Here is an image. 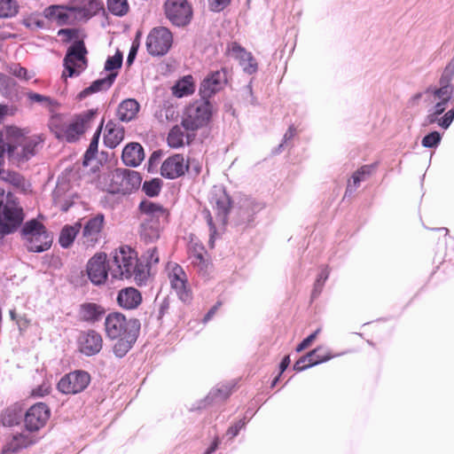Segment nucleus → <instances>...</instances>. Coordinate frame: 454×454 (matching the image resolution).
<instances>
[{
  "instance_id": "1",
  "label": "nucleus",
  "mask_w": 454,
  "mask_h": 454,
  "mask_svg": "<svg viewBox=\"0 0 454 454\" xmlns=\"http://www.w3.org/2000/svg\"><path fill=\"white\" fill-rule=\"evenodd\" d=\"M147 265L137 258V252L128 246H121L112 254L106 265V254L98 253L87 263V274L95 285L104 284L108 271L115 279L134 278L137 284L142 285L147 279Z\"/></svg>"
},
{
  "instance_id": "2",
  "label": "nucleus",
  "mask_w": 454,
  "mask_h": 454,
  "mask_svg": "<svg viewBox=\"0 0 454 454\" xmlns=\"http://www.w3.org/2000/svg\"><path fill=\"white\" fill-rule=\"evenodd\" d=\"M97 114L98 109H89L76 115L69 123L64 121L59 116H55L50 122V128L58 139L72 143L85 132Z\"/></svg>"
},
{
  "instance_id": "3",
  "label": "nucleus",
  "mask_w": 454,
  "mask_h": 454,
  "mask_svg": "<svg viewBox=\"0 0 454 454\" xmlns=\"http://www.w3.org/2000/svg\"><path fill=\"white\" fill-rule=\"evenodd\" d=\"M3 143L10 160L24 162L36 154L41 140L38 137H24L20 130L10 128L7 141Z\"/></svg>"
},
{
  "instance_id": "4",
  "label": "nucleus",
  "mask_w": 454,
  "mask_h": 454,
  "mask_svg": "<svg viewBox=\"0 0 454 454\" xmlns=\"http://www.w3.org/2000/svg\"><path fill=\"white\" fill-rule=\"evenodd\" d=\"M24 219L22 208L17 198L0 188V239L16 231Z\"/></svg>"
},
{
  "instance_id": "5",
  "label": "nucleus",
  "mask_w": 454,
  "mask_h": 454,
  "mask_svg": "<svg viewBox=\"0 0 454 454\" xmlns=\"http://www.w3.org/2000/svg\"><path fill=\"white\" fill-rule=\"evenodd\" d=\"M21 236L26 248L32 253H43L50 249L52 244L51 233L35 218L24 223Z\"/></svg>"
},
{
  "instance_id": "6",
  "label": "nucleus",
  "mask_w": 454,
  "mask_h": 454,
  "mask_svg": "<svg viewBox=\"0 0 454 454\" xmlns=\"http://www.w3.org/2000/svg\"><path fill=\"white\" fill-rule=\"evenodd\" d=\"M212 114L211 102L201 98L200 100L193 102L186 108L182 126L187 131H195L210 121Z\"/></svg>"
},
{
  "instance_id": "7",
  "label": "nucleus",
  "mask_w": 454,
  "mask_h": 454,
  "mask_svg": "<svg viewBox=\"0 0 454 454\" xmlns=\"http://www.w3.org/2000/svg\"><path fill=\"white\" fill-rule=\"evenodd\" d=\"M140 327L141 324L138 319H127L121 312L109 313L105 319L106 335L112 340L129 335L132 329L135 332L134 334H139Z\"/></svg>"
},
{
  "instance_id": "8",
  "label": "nucleus",
  "mask_w": 454,
  "mask_h": 454,
  "mask_svg": "<svg viewBox=\"0 0 454 454\" xmlns=\"http://www.w3.org/2000/svg\"><path fill=\"white\" fill-rule=\"evenodd\" d=\"M141 182L142 176L137 171L118 168L113 173L109 192L113 194H129L139 188Z\"/></svg>"
},
{
  "instance_id": "9",
  "label": "nucleus",
  "mask_w": 454,
  "mask_h": 454,
  "mask_svg": "<svg viewBox=\"0 0 454 454\" xmlns=\"http://www.w3.org/2000/svg\"><path fill=\"white\" fill-rule=\"evenodd\" d=\"M87 50L82 41H75L67 49L64 58V67L68 77L79 75L87 67Z\"/></svg>"
},
{
  "instance_id": "10",
  "label": "nucleus",
  "mask_w": 454,
  "mask_h": 454,
  "mask_svg": "<svg viewBox=\"0 0 454 454\" xmlns=\"http://www.w3.org/2000/svg\"><path fill=\"white\" fill-rule=\"evenodd\" d=\"M105 215L101 213L88 218L82 223L81 243L85 249H92L102 239Z\"/></svg>"
},
{
  "instance_id": "11",
  "label": "nucleus",
  "mask_w": 454,
  "mask_h": 454,
  "mask_svg": "<svg viewBox=\"0 0 454 454\" xmlns=\"http://www.w3.org/2000/svg\"><path fill=\"white\" fill-rule=\"evenodd\" d=\"M173 36L171 32L164 27H154L146 38V50L152 56H164L172 46Z\"/></svg>"
},
{
  "instance_id": "12",
  "label": "nucleus",
  "mask_w": 454,
  "mask_h": 454,
  "mask_svg": "<svg viewBox=\"0 0 454 454\" xmlns=\"http://www.w3.org/2000/svg\"><path fill=\"white\" fill-rule=\"evenodd\" d=\"M90 375L83 370H75L65 374L58 382L57 388L65 395H75L87 388L90 382Z\"/></svg>"
},
{
  "instance_id": "13",
  "label": "nucleus",
  "mask_w": 454,
  "mask_h": 454,
  "mask_svg": "<svg viewBox=\"0 0 454 454\" xmlns=\"http://www.w3.org/2000/svg\"><path fill=\"white\" fill-rule=\"evenodd\" d=\"M164 11L167 19L176 27L188 25L192 17V8L187 0H166Z\"/></svg>"
},
{
  "instance_id": "14",
  "label": "nucleus",
  "mask_w": 454,
  "mask_h": 454,
  "mask_svg": "<svg viewBox=\"0 0 454 454\" xmlns=\"http://www.w3.org/2000/svg\"><path fill=\"white\" fill-rule=\"evenodd\" d=\"M78 13L81 17L90 18L92 12L84 7L51 5L43 11L46 19L56 21L59 26L67 25L73 17Z\"/></svg>"
},
{
  "instance_id": "15",
  "label": "nucleus",
  "mask_w": 454,
  "mask_h": 454,
  "mask_svg": "<svg viewBox=\"0 0 454 454\" xmlns=\"http://www.w3.org/2000/svg\"><path fill=\"white\" fill-rule=\"evenodd\" d=\"M227 82L225 68L210 72L201 82L200 94L202 98L209 100L215 93L223 89Z\"/></svg>"
},
{
  "instance_id": "16",
  "label": "nucleus",
  "mask_w": 454,
  "mask_h": 454,
  "mask_svg": "<svg viewBox=\"0 0 454 454\" xmlns=\"http://www.w3.org/2000/svg\"><path fill=\"white\" fill-rule=\"evenodd\" d=\"M51 411L44 403L32 405L25 413L24 422L26 429L29 432L38 431L50 418Z\"/></svg>"
},
{
  "instance_id": "17",
  "label": "nucleus",
  "mask_w": 454,
  "mask_h": 454,
  "mask_svg": "<svg viewBox=\"0 0 454 454\" xmlns=\"http://www.w3.org/2000/svg\"><path fill=\"white\" fill-rule=\"evenodd\" d=\"M452 77V74L443 71L439 81L440 87H429L425 90L424 95L427 97V100L431 103L436 100L449 103L454 97V86L450 83Z\"/></svg>"
},
{
  "instance_id": "18",
  "label": "nucleus",
  "mask_w": 454,
  "mask_h": 454,
  "mask_svg": "<svg viewBox=\"0 0 454 454\" xmlns=\"http://www.w3.org/2000/svg\"><path fill=\"white\" fill-rule=\"evenodd\" d=\"M262 202L256 201L250 197L242 198L239 202V208L236 211L237 225H247L254 220L255 214L263 208Z\"/></svg>"
},
{
  "instance_id": "19",
  "label": "nucleus",
  "mask_w": 454,
  "mask_h": 454,
  "mask_svg": "<svg viewBox=\"0 0 454 454\" xmlns=\"http://www.w3.org/2000/svg\"><path fill=\"white\" fill-rule=\"evenodd\" d=\"M142 215V223H153L163 224L168 219L167 210L160 204L149 200H143L139 204Z\"/></svg>"
},
{
  "instance_id": "20",
  "label": "nucleus",
  "mask_w": 454,
  "mask_h": 454,
  "mask_svg": "<svg viewBox=\"0 0 454 454\" xmlns=\"http://www.w3.org/2000/svg\"><path fill=\"white\" fill-rule=\"evenodd\" d=\"M209 200L215 211L218 221L225 224L231 207V200L225 190L222 187H215L211 192Z\"/></svg>"
},
{
  "instance_id": "21",
  "label": "nucleus",
  "mask_w": 454,
  "mask_h": 454,
  "mask_svg": "<svg viewBox=\"0 0 454 454\" xmlns=\"http://www.w3.org/2000/svg\"><path fill=\"white\" fill-rule=\"evenodd\" d=\"M230 54L239 61L243 71L253 74L258 70V63L251 52L247 51L239 43L233 42L229 45Z\"/></svg>"
},
{
  "instance_id": "22",
  "label": "nucleus",
  "mask_w": 454,
  "mask_h": 454,
  "mask_svg": "<svg viewBox=\"0 0 454 454\" xmlns=\"http://www.w3.org/2000/svg\"><path fill=\"white\" fill-rule=\"evenodd\" d=\"M187 171L184 158L182 154H174L167 158L160 168V174L168 179H176Z\"/></svg>"
},
{
  "instance_id": "23",
  "label": "nucleus",
  "mask_w": 454,
  "mask_h": 454,
  "mask_svg": "<svg viewBox=\"0 0 454 454\" xmlns=\"http://www.w3.org/2000/svg\"><path fill=\"white\" fill-rule=\"evenodd\" d=\"M102 344V336L94 330L82 333L80 337V350L88 356L99 353Z\"/></svg>"
},
{
  "instance_id": "24",
  "label": "nucleus",
  "mask_w": 454,
  "mask_h": 454,
  "mask_svg": "<svg viewBox=\"0 0 454 454\" xmlns=\"http://www.w3.org/2000/svg\"><path fill=\"white\" fill-rule=\"evenodd\" d=\"M117 303L124 309H137L142 302V294L135 287H125L118 292Z\"/></svg>"
},
{
  "instance_id": "25",
  "label": "nucleus",
  "mask_w": 454,
  "mask_h": 454,
  "mask_svg": "<svg viewBox=\"0 0 454 454\" xmlns=\"http://www.w3.org/2000/svg\"><path fill=\"white\" fill-rule=\"evenodd\" d=\"M144 159V148L139 143H129L122 150L121 160L126 166L137 167Z\"/></svg>"
},
{
  "instance_id": "26",
  "label": "nucleus",
  "mask_w": 454,
  "mask_h": 454,
  "mask_svg": "<svg viewBox=\"0 0 454 454\" xmlns=\"http://www.w3.org/2000/svg\"><path fill=\"white\" fill-rule=\"evenodd\" d=\"M124 127L109 121L106 125V132L104 135V144L109 148H115L124 139Z\"/></svg>"
},
{
  "instance_id": "27",
  "label": "nucleus",
  "mask_w": 454,
  "mask_h": 454,
  "mask_svg": "<svg viewBox=\"0 0 454 454\" xmlns=\"http://www.w3.org/2000/svg\"><path fill=\"white\" fill-rule=\"evenodd\" d=\"M117 73L107 74L105 77L95 80L90 86L83 89L79 94L80 100L84 99L88 96L103 90H107L114 82Z\"/></svg>"
},
{
  "instance_id": "28",
  "label": "nucleus",
  "mask_w": 454,
  "mask_h": 454,
  "mask_svg": "<svg viewBox=\"0 0 454 454\" xmlns=\"http://www.w3.org/2000/svg\"><path fill=\"white\" fill-rule=\"evenodd\" d=\"M106 313L104 307L94 302H85L80 305L79 317L87 323L94 324L102 319Z\"/></svg>"
},
{
  "instance_id": "29",
  "label": "nucleus",
  "mask_w": 454,
  "mask_h": 454,
  "mask_svg": "<svg viewBox=\"0 0 454 454\" xmlns=\"http://www.w3.org/2000/svg\"><path fill=\"white\" fill-rule=\"evenodd\" d=\"M375 168L376 164L364 165L354 172L351 180L348 183L345 196H350L353 194L360 185L361 182L366 180V178L372 174Z\"/></svg>"
},
{
  "instance_id": "30",
  "label": "nucleus",
  "mask_w": 454,
  "mask_h": 454,
  "mask_svg": "<svg viewBox=\"0 0 454 454\" xmlns=\"http://www.w3.org/2000/svg\"><path fill=\"white\" fill-rule=\"evenodd\" d=\"M0 94L12 102L20 100L17 82L3 73H0Z\"/></svg>"
},
{
  "instance_id": "31",
  "label": "nucleus",
  "mask_w": 454,
  "mask_h": 454,
  "mask_svg": "<svg viewBox=\"0 0 454 454\" xmlns=\"http://www.w3.org/2000/svg\"><path fill=\"white\" fill-rule=\"evenodd\" d=\"M140 106L136 99L128 98L123 100L118 106L117 116L121 121L129 122L137 114Z\"/></svg>"
},
{
  "instance_id": "32",
  "label": "nucleus",
  "mask_w": 454,
  "mask_h": 454,
  "mask_svg": "<svg viewBox=\"0 0 454 454\" xmlns=\"http://www.w3.org/2000/svg\"><path fill=\"white\" fill-rule=\"evenodd\" d=\"M134 333L135 332L132 329L129 333V335H124V337L117 338V341L113 348V351L117 357H123L133 347L139 335L134 334Z\"/></svg>"
},
{
  "instance_id": "33",
  "label": "nucleus",
  "mask_w": 454,
  "mask_h": 454,
  "mask_svg": "<svg viewBox=\"0 0 454 454\" xmlns=\"http://www.w3.org/2000/svg\"><path fill=\"white\" fill-rule=\"evenodd\" d=\"M232 387L228 385H221L213 388L203 401L204 404L200 407H206L211 403L225 401L231 394Z\"/></svg>"
},
{
  "instance_id": "34",
  "label": "nucleus",
  "mask_w": 454,
  "mask_h": 454,
  "mask_svg": "<svg viewBox=\"0 0 454 454\" xmlns=\"http://www.w3.org/2000/svg\"><path fill=\"white\" fill-rule=\"evenodd\" d=\"M82 229V223L78 222L74 225H65L59 234V242L63 248H68L74 241L77 234Z\"/></svg>"
},
{
  "instance_id": "35",
  "label": "nucleus",
  "mask_w": 454,
  "mask_h": 454,
  "mask_svg": "<svg viewBox=\"0 0 454 454\" xmlns=\"http://www.w3.org/2000/svg\"><path fill=\"white\" fill-rule=\"evenodd\" d=\"M195 85L192 75L179 79L172 87L173 95L177 98L189 96L194 92Z\"/></svg>"
},
{
  "instance_id": "36",
  "label": "nucleus",
  "mask_w": 454,
  "mask_h": 454,
  "mask_svg": "<svg viewBox=\"0 0 454 454\" xmlns=\"http://www.w3.org/2000/svg\"><path fill=\"white\" fill-rule=\"evenodd\" d=\"M22 418V411L18 404L6 408L1 415V422L4 427L18 425Z\"/></svg>"
},
{
  "instance_id": "37",
  "label": "nucleus",
  "mask_w": 454,
  "mask_h": 454,
  "mask_svg": "<svg viewBox=\"0 0 454 454\" xmlns=\"http://www.w3.org/2000/svg\"><path fill=\"white\" fill-rule=\"evenodd\" d=\"M162 224H158L153 223H141V237L146 242H153L160 237V231Z\"/></svg>"
},
{
  "instance_id": "38",
  "label": "nucleus",
  "mask_w": 454,
  "mask_h": 454,
  "mask_svg": "<svg viewBox=\"0 0 454 454\" xmlns=\"http://www.w3.org/2000/svg\"><path fill=\"white\" fill-rule=\"evenodd\" d=\"M204 248L202 247H200L199 248H194L193 251L190 254V259L192 262V264L197 268V270L205 274L207 272L208 268V262L204 257Z\"/></svg>"
},
{
  "instance_id": "39",
  "label": "nucleus",
  "mask_w": 454,
  "mask_h": 454,
  "mask_svg": "<svg viewBox=\"0 0 454 454\" xmlns=\"http://www.w3.org/2000/svg\"><path fill=\"white\" fill-rule=\"evenodd\" d=\"M323 349L322 346H319L309 352H308L306 355L300 357L296 363L294 365V370L296 372H302L308 368L312 367L313 365H309L311 362H313V357L316 356L320 350Z\"/></svg>"
},
{
  "instance_id": "40",
  "label": "nucleus",
  "mask_w": 454,
  "mask_h": 454,
  "mask_svg": "<svg viewBox=\"0 0 454 454\" xmlns=\"http://www.w3.org/2000/svg\"><path fill=\"white\" fill-rule=\"evenodd\" d=\"M329 274H330V271H329L328 266H325L321 270L319 274L317 275V279L314 284L313 290L311 292V299L312 300L317 299L322 293L325 283L329 278Z\"/></svg>"
},
{
  "instance_id": "41",
  "label": "nucleus",
  "mask_w": 454,
  "mask_h": 454,
  "mask_svg": "<svg viewBox=\"0 0 454 454\" xmlns=\"http://www.w3.org/2000/svg\"><path fill=\"white\" fill-rule=\"evenodd\" d=\"M108 11L118 17H122L129 12L128 0H107Z\"/></svg>"
},
{
  "instance_id": "42",
  "label": "nucleus",
  "mask_w": 454,
  "mask_h": 454,
  "mask_svg": "<svg viewBox=\"0 0 454 454\" xmlns=\"http://www.w3.org/2000/svg\"><path fill=\"white\" fill-rule=\"evenodd\" d=\"M184 133L181 127L174 126L168 136V144L170 147L178 148L184 145Z\"/></svg>"
},
{
  "instance_id": "43",
  "label": "nucleus",
  "mask_w": 454,
  "mask_h": 454,
  "mask_svg": "<svg viewBox=\"0 0 454 454\" xmlns=\"http://www.w3.org/2000/svg\"><path fill=\"white\" fill-rule=\"evenodd\" d=\"M122 60L123 55L119 50H117L114 56L106 59L104 67L105 71L108 72V74H118V70L121 67Z\"/></svg>"
},
{
  "instance_id": "44",
  "label": "nucleus",
  "mask_w": 454,
  "mask_h": 454,
  "mask_svg": "<svg viewBox=\"0 0 454 454\" xmlns=\"http://www.w3.org/2000/svg\"><path fill=\"white\" fill-rule=\"evenodd\" d=\"M170 284L182 301L189 302L192 300L191 292L187 287V279L176 280L175 282H171Z\"/></svg>"
},
{
  "instance_id": "45",
  "label": "nucleus",
  "mask_w": 454,
  "mask_h": 454,
  "mask_svg": "<svg viewBox=\"0 0 454 454\" xmlns=\"http://www.w3.org/2000/svg\"><path fill=\"white\" fill-rule=\"evenodd\" d=\"M19 5L15 0H0V18H11L18 13Z\"/></svg>"
},
{
  "instance_id": "46",
  "label": "nucleus",
  "mask_w": 454,
  "mask_h": 454,
  "mask_svg": "<svg viewBox=\"0 0 454 454\" xmlns=\"http://www.w3.org/2000/svg\"><path fill=\"white\" fill-rule=\"evenodd\" d=\"M161 186L162 181L160 178H153L144 182L142 190L148 197L153 198L159 195Z\"/></svg>"
},
{
  "instance_id": "47",
  "label": "nucleus",
  "mask_w": 454,
  "mask_h": 454,
  "mask_svg": "<svg viewBox=\"0 0 454 454\" xmlns=\"http://www.w3.org/2000/svg\"><path fill=\"white\" fill-rule=\"evenodd\" d=\"M26 96L31 103H37L46 107H53L57 105V102L51 98L32 90L26 92Z\"/></svg>"
},
{
  "instance_id": "48",
  "label": "nucleus",
  "mask_w": 454,
  "mask_h": 454,
  "mask_svg": "<svg viewBox=\"0 0 454 454\" xmlns=\"http://www.w3.org/2000/svg\"><path fill=\"white\" fill-rule=\"evenodd\" d=\"M442 135L437 131L434 130L427 134L421 140V145L425 148H436L442 141Z\"/></svg>"
},
{
  "instance_id": "49",
  "label": "nucleus",
  "mask_w": 454,
  "mask_h": 454,
  "mask_svg": "<svg viewBox=\"0 0 454 454\" xmlns=\"http://www.w3.org/2000/svg\"><path fill=\"white\" fill-rule=\"evenodd\" d=\"M343 354H345V352L336 354V355H332L329 350L325 349L323 347V349L320 350L316 356H314L313 362H311L309 364V365H317L319 364L325 363V362L331 360L332 358L341 356Z\"/></svg>"
},
{
  "instance_id": "50",
  "label": "nucleus",
  "mask_w": 454,
  "mask_h": 454,
  "mask_svg": "<svg viewBox=\"0 0 454 454\" xmlns=\"http://www.w3.org/2000/svg\"><path fill=\"white\" fill-rule=\"evenodd\" d=\"M32 442L28 440L26 436H24L23 434H19L13 436V439L10 443V449L12 450V452H18L19 450L26 448Z\"/></svg>"
},
{
  "instance_id": "51",
  "label": "nucleus",
  "mask_w": 454,
  "mask_h": 454,
  "mask_svg": "<svg viewBox=\"0 0 454 454\" xmlns=\"http://www.w3.org/2000/svg\"><path fill=\"white\" fill-rule=\"evenodd\" d=\"M9 72L11 74L20 80L28 81L32 78V75L28 74L27 69L21 67L20 64L11 65L9 67Z\"/></svg>"
},
{
  "instance_id": "52",
  "label": "nucleus",
  "mask_w": 454,
  "mask_h": 454,
  "mask_svg": "<svg viewBox=\"0 0 454 454\" xmlns=\"http://www.w3.org/2000/svg\"><path fill=\"white\" fill-rule=\"evenodd\" d=\"M320 331H321V329L317 328L314 333H312L308 337L303 339L302 341L297 345V347L295 348L296 352H301L304 349H306L307 348H309L312 344V342L316 340V338L318 335V333H320Z\"/></svg>"
},
{
  "instance_id": "53",
  "label": "nucleus",
  "mask_w": 454,
  "mask_h": 454,
  "mask_svg": "<svg viewBox=\"0 0 454 454\" xmlns=\"http://www.w3.org/2000/svg\"><path fill=\"white\" fill-rule=\"evenodd\" d=\"M98 142L99 141L98 140L97 137L91 138L89 147L86 150L85 154H84V164H86V161L90 160L93 158H95V156L98 153Z\"/></svg>"
},
{
  "instance_id": "54",
  "label": "nucleus",
  "mask_w": 454,
  "mask_h": 454,
  "mask_svg": "<svg viewBox=\"0 0 454 454\" xmlns=\"http://www.w3.org/2000/svg\"><path fill=\"white\" fill-rule=\"evenodd\" d=\"M169 279L171 283L176 280H186L187 278L183 268L178 264H175L169 272Z\"/></svg>"
},
{
  "instance_id": "55",
  "label": "nucleus",
  "mask_w": 454,
  "mask_h": 454,
  "mask_svg": "<svg viewBox=\"0 0 454 454\" xmlns=\"http://www.w3.org/2000/svg\"><path fill=\"white\" fill-rule=\"evenodd\" d=\"M205 217L209 227V245L211 247H214V242L216 235V228L213 222V217L209 211L205 212Z\"/></svg>"
},
{
  "instance_id": "56",
  "label": "nucleus",
  "mask_w": 454,
  "mask_h": 454,
  "mask_svg": "<svg viewBox=\"0 0 454 454\" xmlns=\"http://www.w3.org/2000/svg\"><path fill=\"white\" fill-rule=\"evenodd\" d=\"M231 0H207L208 7L210 11L215 12H220L224 10Z\"/></svg>"
},
{
  "instance_id": "57",
  "label": "nucleus",
  "mask_w": 454,
  "mask_h": 454,
  "mask_svg": "<svg viewBox=\"0 0 454 454\" xmlns=\"http://www.w3.org/2000/svg\"><path fill=\"white\" fill-rule=\"evenodd\" d=\"M246 424H247L246 418L239 419L234 425H232L231 427H230L228 428L227 435H229L231 439L236 437L239 434V431L243 427H245Z\"/></svg>"
},
{
  "instance_id": "58",
  "label": "nucleus",
  "mask_w": 454,
  "mask_h": 454,
  "mask_svg": "<svg viewBox=\"0 0 454 454\" xmlns=\"http://www.w3.org/2000/svg\"><path fill=\"white\" fill-rule=\"evenodd\" d=\"M433 124H437L439 127L442 129V116L428 110V114H427L424 120L423 126H428Z\"/></svg>"
},
{
  "instance_id": "59",
  "label": "nucleus",
  "mask_w": 454,
  "mask_h": 454,
  "mask_svg": "<svg viewBox=\"0 0 454 454\" xmlns=\"http://www.w3.org/2000/svg\"><path fill=\"white\" fill-rule=\"evenodd\" d=\"M295 133H296L295 128L294 126H290L284 135L282 143L278 146V148H276L275 153H280L284 146V144H286L288 141L293 139V137L295 136Z\"/></svg>"
},
{
  "instance_id": "60",
  "label": "nucleus",
  "mask_w": 454,
  "mask_h": 454,
  "mask_svg": "<svg viewBox=\"0 0 454 454\" xmlns=\"http://www.w3.org/2000/svg\"><path fill=\"white\" fill-rule=\"evenodd\" d=\"M5 179L17 187L21 186L24 183L23 176L17 172H8Z\"/></svg>"
},
{
  "instance_id": "61",
  "label": "nucleus",
  "mask_w": 454,
  "mask_h": 454,
  "mask_svg": "<svg viewBox=\"0 0 454 454\" xmlns=\"http://www.w3.org/2000/svg\"><path fill=\"white\" fill-rule=\"evenodd\" d=\"M185 165L187 166V171H192L195 175H199L201 171V164L195 159L189 158L186 160Z\"/></svg>"
},
{
  "instance_id": "62",
  "label": "nucleus",
  "mask_w": 454,
  "mask_h": 454,
  "mask_svg": "<svg viewBox=\"0 0 454 454\" xmlns=\"http://www.w3.org/2000/svg\"><path fill=\"white\" fill-rule=\"evenodd\" d=\"M454 121V106L442 116V129H447Z\"/></svg>"
},
{
  "instance_id": "63",
  "label": "nucleus",
  "mask_w": 454,
  "mask_h": 454,
  "mask_svg": "<svg viewBox=\"0 0 454 454\" xmlns=\"http://www.w3.org/2000/svg\"><path fill=\"white\" fill-rule=\"evenodd\" d=\"M161 153L160 151H154L148 160V171H152L153 168H155L160 160Z\"/></svg>"
},
{
  "instance_id": "64",
  "label": "nucleus",
  "mask_w": 454,
  "mask_h": 454,
  "mask_svg": "<svg viewBox=\"0 0 454 454\" xmlns=\"http://www.w3.org/2000/svg\"><path fill=\"white\" fill-rule=\"evenodd\" d=\"M434 103L435 104L429 110L436 114L442 115L445 112L448 103L441 100H436Z\"/></svg>"
}]
</instances>
